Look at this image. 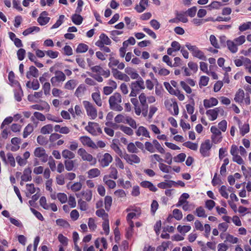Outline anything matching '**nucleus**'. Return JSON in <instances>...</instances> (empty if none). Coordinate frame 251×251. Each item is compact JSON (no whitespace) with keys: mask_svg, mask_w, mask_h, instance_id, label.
<instances>
[{"mask_svg":"<svg viewBox=\"0 0 251 251\" xmlns=\"http://www.w3.org/2000/svg\"><path fill=\"white\" fill-rule=\"evenodd\" d=\"M138 100L135 98H131L130 102L134 106L135 114L140 116L141 114L144 117H146L148 113L149 105L147 102V96L144 93H142L139 96Z\"/></svg>","mask_w":251,"mask_h":251,"instance_id":"1","label":"nucleus"},{"mask_svg":"<svg viewBox=\"0 0 251 251\" xmlns=\"http://www.w3.org/2000/svg\"><path fill=\"white\" fill-rule=\"evenodd\" d=\"M108 101L111 109L117 111H122L123 110L121 105L122 97L119 93H114L109 97Z\"/></svg>","mask_w":251,"mask_h":251,"instance_id":"2","label":"nucleus"},{"mask_svg":"<svg viewBox=\"0 0 251 251\" xmlns=\"http://www.w3.org/2000/svg\"><path fill=\"white\" fill-rule=\"evenodd\" d=\"M145 149L151 153H153L156 150L161 153H165L164 149L162 147L157 140L154 139L152 142H146L145 143Z\"/></svg>","mask_w":251,"mask_h":251,"instance_id":"3","label":"nucleus"},{"mask_svg":"<svg viewBox=\"0 0 251 251\" xmlns=\"http://www.w3.org/2000/svg\"><path fill=\"white\" fill-rule=\"evenodd\" d=\"M77 152L83 161L88 162L92 166H95L96 164L97 159L88 153L84 149H79Z\"/></svg>","mask_w":251,"mask_h":251,"instance_id":"4","label":"nucleus"},{"mask_svg":"<svg viewBox=\"0 0 251 251\" xmlns=\"http://www.w3.org/2000/svg\"><path fill=\"white\" fill-rule=\"evenodd\" d=\"M77 152L83 161L88 162L92 166H95L96 164L97 159L88 153L84 149H79Z\"/></svg>","mask_w":251,"mask_h":251,"instance_id":"5","label":"nucleus"},{"mask_svg":"<svg viewBox=\"0 0 251 251\" xmlns=\"http://www.w3.org/2000/svg\"><path fill=\"white\" fill-rule=\"evenodd\" d=\"M55 75L50 79V82L52 86L59 87L66 79L65 74L61 71H56Z\"/></svg>","mask_w":251,"mask_h":251,"instance_id":"6","label":"nucleus"},{"mask_svg":"<svg viewBox=\"0 0 251 251\" xmlns=\"http://www.w3.org/2000/svg\"><path fill=\"white\" fill-rule=\"evenodd\" d=\"M185 46L191 52L194 57L202 60L205 61L206 60V57L204 53L196 46L192 45L191 44L187 43L185 44Z\"/></svg>","mask_w":251,"mask_h":251,"instance_id":"7","label":"nucleus"},{"mask_svg":"<svg viewBox=\"0 0 251 251\" xmlns=\"http://www.w3.org/2000/svg\"><path fill=\"white\" fill-rule=\"evenodd\" d=\"M83 104L86 111L87 115L91 119H95L98 116V112L93 104L88 101H83Z\"/></svg>","mask_w":251,"mask_h":251,"instance_id":"8","label":"nucleus"},{"mask_svg":"<svg viewBox=\"0 0 251 251\" xmlns=\"http://www.w3.org/2000/svg\"><path fill=\"white\" fill-rule=\"evenodd\" d=\"M206 114L210 121H213L217 118L219 114L222 116H224V110L222 107H218L207 110Z\"/></svg>","mask_w":251,"mask_h":251,"instance_id":"9","label":"nucleus"},{"mask_svg":"<svg viewBox=\"0 0 251 251\" xmlns=\"http://www.w3.org/2000/svg\"><path fill=\"white\" fill-rule=\"evenodd\" d=\"M86 130L93 135H96L97 133H101V130L99 125L95 122H88V126L85 127Z\"/></svg>","mask_w":251,"mask_h":251,"instance_id":"10","label":"nucleus"},{"mask_svg":"<svg viewBox=\"0 0 251 251\" xmlns=\"http://www.w3.org/2000/svg\"><path fill=\"white\" fill-rule=\"evenodd\" d=\"M112 161L113 157L108 153H105L98 159V161L100 163V165L103 168L109 166Z\"/></svg>","mask_w":251,"mask_h":251,"instance_id":"11","label":"nucleus"},{"mask_svg":"<svg viewBox=\"0 0 251 251\" xmlns=\"http://www.w3.org/2000/svg\"><path fill=\"white\" fill-rule=\"evenodd\" d=\"M210 130L212 133L211 138L213 142L215 144L220 142L222 138V133L220 130L217 127L212 126Z\"/></svg>","mask_w":251,"mask_h":251,"instance_id":"12","label":"nucleus"},{"mask_svg":"<svg viewBox=\"0 0 251 251\" xmlns=\"http://www.w3.org/2000/svg\"><path fill=\"white\" fill-rule=\"evenodd\" d=\"M79 139L84 146H86L93 149H97L96 144L89 137L82 136L80 137Z\"/></svg>","mask_w":251,"mask_h":251,"instance_id":"13","label":"nucleus"},{"mask_svg":"<svg viewBox=\"0 0 251 251\" xmlns=\"http://www.w3.org/2000/svg\"><path fill=\"white\" fill-rule=\"evenodd\" d=\"M211 148V144L209 140H205L201 144L200 148V152L204 157L209 155V151Z\"/></svg>","mask_w":251,"mask_h":251,"instance_id":"14","label":"nucleus"},{"mask_svg":"<svg viewBox=\"0 0 251 251\" xmlns=\"http://www.w3.org/2000/svg\"><path fill=\"white\" fill-rule=\"evenodd\" d=\"M112 73L113 76L117 79L128 82L130 80L129 77L125 73H123L118 70L117 69H113Z\"/></svg>","mask_w":251,"mask_h":251,"instance_id":"15","label":"nucleus"},{"mask_svg":"<svg viewBox=\"0 0 251 251\" xmlns=\"http://www.w3.org/2000/svg\"><path fill=\"white\" fill-rule=\"evenodd\" d=\"M34 154L36 157L40 158L43 162H46L48 160V155L43 148L38 147L36 148Z\"/></svg>","mask_w":251,"mask_h":251,"instance_id":"16","label":"nucleus"},{"mask_svg":"<svg viewBox=\"0 0 251 251\" xmlns=\"http://www.w3.org/2000/svg\"><path fill=\"white\" fill-rule=\"evenodd\" d=\"M99 38L100 39L96 42L95 45L100 48L103 47L104 45H110L111 43V40L104 33L101 34Z\"/></svg>","mask_w":251,"mask_h":251,"instance_id":"17","label":"nucleus"},{"mask_svg":"<svg viewBox=\"0 0 251 251\" xmlns=\"http://www.w3.org/2000/svg\"><path fill=\"white\" fill-rule=\"evenodd\" d=\"M140 78V79L138 80L131 83L130 85V89H133V90L137 92L145 89L144 81L142 78Z\"/></svg>","mask_w":251,"mask_h":251,"instance_id":"18","label":"nucleus"},{"mask_svg":"<svg viewBox=\"0 0 251 251\" xmlns=\"http://www.w3.org/2000/svg\"><path fill=\"white\" fill-rule=\"evenodd\" d=\"M108 66L112 70L114 69V67L117 66V68L119 70H123L125 67V65L123 62H120V61L114 57L109 58V62Z\"/></svg>","mask_w":251,"mask_h":251,"instance_id":"19","label":"nucleus"},{"mask_svg":"<svg viewBox=\"0 0 251 251\" xmlns=\"http://www.w3.org/2000/svg\"><path fill=\"white\" fill-rule=\"evenodd\" d=\"M137 136H143L146 138H150V132L147 128L143 126H140L135 131Z\"/></svg>","mask_w":251,"mask_h":251,"instance_id":"20","label":"nucleus"},{"mask_svg":"<svg viewBox=\"0 0 251 251\" xmlns=\"http://www.w3.org/2000/svg\"><path fill=\"white\" fill-rule=\"evenodd\" d=\"M48 15L47 12L45 11H43L40 14V16L37 19V22L40 25H44L49 22L50 18L47 16Z\"/></svg>","mask_w":251,"mask_h":251,"instance_id":"21","label":"nucleus"},{"mask_svg":"<svg viewBox=\"0 0 251 251\" xmlns=\"http://www.w3.org/2000/svg\"><path fill=\"white\" fill-rule=\"evenodd\" d=\"M218 103V100L213 97H211L209 99H205L203 100V105L205 108H208L216 106Z\"/></svg>","mask_w":251,"mask_h":251,"instance_id":"22","label":"nucleus"},{"mask_svg":"<svg viewBox=\"0 0 251 251\" xmlns=\"http://www.w3.org/2000/svg\"><path fill=\"white\" fill-rule=\"evenodd\" d=\"M52 183V179H50L46 181L45 185L46 189L47 191L50 193V196L52 200H55L56 199V193L53 192V189L51 187Z\"/></svg>","mask_w":251,"mask_h":251,"instance_id":"23","label":"nucleus"},{"mask_svg":"<svg viewBox=\"0 0 251 251\" xmlns=\"http://www.w3.org/2000/svg\"><path fill=\"white\" fill-rule=\"evenodd\" d=\"M125 73L128 76L129 75L131 79H136L140 77L139 75L137 72L133 68L130 67H127L125 69Z\"/></svg>","mask_w":251,"mask_h":251,"instance_id":"24","label":"nucleus"},{"mask_svg":"<svg viewBox=\"0 0 251 251\" xmlns=\"http://www.w3.org/2000/svg\"><path fill=\"white\" fill-rule=\"evenodd\" d=\"M238 125L239 126L240 133L242 136L245 135L246 133H248L250 130V126L248 124H245L242 125V123L239 119L236 118Z\"/></svg>","mask_w":251,"mask_h":251,"instance_id":"25","label":"nucleus"},{"mask_svg":"<svg viewBox=\"0 0 251 251\" xmlns=\"http://www.w3.org/2000/svg\"><path fill=\"white\" fill-rule=\"evenodd\" d=\"M148 5V0H141L139 4H137L135 7V9L138 13L143 12Z\"/></svg>","mask_w":251,"mask_h":251,"instance_id":"26","label":"nucleus"},{"mask_svg":"<svg viewBox=\"0 0 251 251\" xmlns=\"http://www.w3.org/2000/svg\"><path fill=\"white\" fill-rule=\"evenodd\" d=\"M38 70L34 66H30L29 71L26 72V76L27 78L29 79L31 76L37 77L38 76Z\"/></svg>","mask_w":251,"mask_h":251,"instance_id":"27","label":"nucleus"},{"mask_svg":"<svg viewBox=\"0 0 251 251\" xmlns=\"http://www.w3.org/2000/svg\"><path fill=\"white\" fill-rule=\"evenodd\" d=\"M31 174V170L29 168L25 169L23 175L21 176V179L25 181H30L32 179Z\"/></svg>","mask_w":251,"mask_h":251,"instance_id":"28","label":"nucleus"},{"mask_svg":"<svg viewBox=\"0 0 251 251\" xmlns=\"http://www.w3.org/2000/svg\"><path fill=\"white\" fill-rule=\"evenodd\" d=\"M88 177L93 178L98 177L100 175V171L98 168H93L87 172Z\"/></svg>","mask_w":251,"mask_h":251,"instance_id":"29","label":"nucleus"},{"mask_svg":"<svg viewBox=\"0 0 251 251\" xmlns=\"http://www.w3.org/2000/svg\"><path fill=\"white\" fill-rule=\"evenodd\" d=\"M140 185L144 188H148L150 191L156 192L157 188L151 182L149 181H143L141 182Z\"/></svg>","mask_w":251,"mask_h":251,"instance_id":"30","label":"nucleus"},{"mask_svg":"<svg viewBox=\"0 0 251 251\" xmlns=\"http://www.w3.org/2000/svg\"><path fill=\"white\" fill-rule=\"evenodd\" d=\"M226 45L228 49L233 53H236L238 51V47L235 42L231 40L226 41Z\"/></svg>","mask_w":251,"mask_h":251,"instance_id":"31","label":"nucleus"},{"mask_svg":"<svg viewBox=\"0 0 251 251\" xmlns=\"http://www.w3.org/2000/svg\"><path fill=\"white\" fill-rule=\"evenodd\" d=\"M245 93L244 91L242 89H240L236 92L234 100L237 102L241 103L243 101Z\"/></svg>","mask_w":251,"mask_h":251,"instance_id":"32","label":"nucleus"},{"mask_svg":"<svg viewBox=\"0 0 251 251\" xmlns=\"http://www.w3.org/2000/svg\"><path fill=\"white\" fill-rule=\"evenodd\" d=\"M92 98L93 100L95 101L96 104L98 106H102V100L100 98V92H95L93 93L92 94Z\"/></svg>","mask_w":251,"mask_h":251,"instance_id":"33","label":"nucleus"},{"mask_svg":"<svg viewBox=\"0 0 251 251\" xmlns=\"http://www.w3.org/2000/svg\"><path fill=\"white\" fill-rule=\"evenodd\" d=\"M103 181L110 189H113L116 186V182L113 180L109 179L108 176L107 175L103 176Z\"/></svg>","mask_w":251,"mask_h":251,"instance_id":"34","label":"nucleus"},{"mask_svg":"<svg viewBox=\"0 0 251 251\" xmlns=\"http://www.w3.org/2000/svg\"><path fill=\"white\" fill-rule=\"evenodd\" d=\"M153 70L155 73L161 76H166L169 75L170 71L167 69L164 68H157L153 67Z\"/></svg>","mask_w":251,"mask_h":251,"instance_id":"35","label":"nucleus"},{"mask_svg":"<svg viewBox=\"0 0 251 251\" xmlns=\"http://www.w3.org/2000/svg\"><path fill=\"white\" fill-rule=\"evenodd\" d=\"M26 86L30 89H32L34 90H38L40 87V84L38 81L36 80H33L32 82H30V81H28L26 83Z\"/></svg>","mask_w":251,"mask_h":251,"instance_id":"36","label":"nucleus"},{"mask_svg":"<svg viewBox=\"0 0 251 251\" xmlns=\"http://www.w3.org/2000/svg\"><path fill=\"white\" fill-rule=\"evenodd\" d=\"M70 150H64L62 152V155L63 158L65 159H72L75 157V154L72 151Z\"/></svg>","mask_w":251,"mask_h":251,"instance_id":"37","label":"nucleus"},{"mask_svg":"<svg viewBox=\"0 0 251 251\" xmlns=\"http://www.w3.org/2000/svg\"><path fill=\"white\" fill-rule=\"evenodd\" d=\"M26 196L27 197H29L32 194L35 192V188L34 187V185L32 183L26 184Z\"/></svg>","mask_w":251,"mask_h":251,"instance_id":"38","label":"nucleus"},{"mask_svg":"<svg viewBox=\"0 0 251 251\" xmlns=\"http://www.w3.org/2000/svg\"><path fill=\"white\" fill-rule=\"evenodd\" d=\"M53 131V126L48 124L43 126L41 129V132L43 134H49Z\"/></svg>","mask_w":251,"mask_h":251,"instance_id":"39","label":"nucleus"},{"mask_svg":"<svg viewBox=\"0 0 251 251\" xmlns=\"http://www.w3.org/2000/svg\"><path fill=\"white\" fill-rule=\"evenodd\" d=\"M128 116L120 114L117 115L114 118V121L116 123L126 124Z\"/></svg>","mask_w":251,"mask_h":251,"instance_id":"40","label":"nucleus"},{"mask_svg":"<svg viewBox=\"0 0 251 251\" xmlns=\"http://www.w3.org/2000/svg\"><path fill=\"white\" fill-rule=\"evenodd\" d=\"M96 214L97 216L101 218L103 221L108 220V215L103 209L97 210L96 211Z\"/></svg>","mask_w":251,"mask_h":251,"instance_id":"41","label":"nucleus"},{"mask_svg":"<svg viewBox=\"0 0 251 251\" xmlns=\"http://www.w3.org/2000/svg\"><path fill=\"white\" fill-rule=\"evenodd\" d=\"M77 85L76 80L71 79L68 81L64 85V88L67 90L74 89Z\"/></svg>","mask_w":251,"mask_h":251,"instance_id":"42","label":"nucleus"},{"mask_svg":"<svg viewBox=\"0 0 251 251\" xmlns=\"http://www.w3.org/2000/svg\"><path fill=\"white\" fill-rule=\"evenodd\" d=\"M31 108L36 109L38 110H43L44 109H46L47 111H49L50 109V106L48 103L44 102V106L40 105V104H34L33 105H31L30 106Z\"/></svg>","mask_w":251,"mask_h":251,"instance_id":"43","label":"nucleus"},{"mask_svg":"<svg viewBox=\"0 0 251 251\" xmlns=\"http://www.w3.org/2000/svg\"><path fill=\"white\" fill-rule=\"evenodd\" d=\"M169 104L170 106L173 107L174 110V115H177L179 113V109L177 105V104L176 101H173L172 100V102H170L169 100L165 101V104Z\"/></svg>","mask_w":251,"mask_h":251,"instance_id":"44","label":"nucleus"},{"mask_svg":"<svg viewBox=\"0 0 251 251\" xmlns=\"http://www.w3.org/2000/svg\"><path fill=\"white\" fill-rule=\"evenodd\" d=\"M40 31V28L38 26H33L32 27H30L26 29L25 30L23 34L24 36H27V35L32 33L33 32H38Z\"/></svg>","mask_w":251,"mask_h":251,"instance_id":"45","label":"nucleus"},{"mask_svg":"<svg viewBox=\"0 0 251 251\" xmlns=\"http://www.w3.org/2000/svg\"><path fill=\"white\" fill-rule=\"evenodd\" d=\"M64 165L67 171H72L75 166V161L71 159L66 160L64 161Z\"/></svg>","mask_w":251,"mask_h":251,"instance_id":"46","label":"nucleus"},{"mask_svg":"<svg viewBox=\"0 0 251 251\" xmlns=\"http://www.w3.org/2000/svg\"><path fill=\"white\" fill-rule=\"evenodd\" d=\"M72 20L75 24L79 25L82 22L83 18L80 15L75 14L72 16Z\"/></svg>","mask_w":251,"mask_h":251,"instance_id":"47","label":"nucleus"},{"mask_svg":"<svg viewBox=\"0 0 251 251\" xmlns=\"http://www.w3.org/2000/svg\"><path fill=\"white\" fill-rule=\"evenodd\" d=\"M88 50V46L83 43L79 44L75 50L77 53H84L87 51Z\"/></svg>","mask_w":251,"mask_h":251,"instance_id":"48","label":"nucleus"},{"mask_svg":"<svg viewBox=\"0 0 251 251\" xmlns=\"http://www.w3.org/2000/svg\"><path fill=\"white\" fill-rule=\"evenodd\" d=\"M81 195L83 197L84 199L87 201H89L91 200L92 198V192L90 190H86L83 191L81 192Z\"/></svg>","mask_w":251,"mask_h":251,"instance_id":"49","label":"nucleus"},{"mask_svg":"<svg viewBox=\"0 0 251 251\" xmlns=\"http://www.w3.org/2000/svg\"><path fill=\"white\" fill-rule=\"evenodd\" d=\"M191 227L190 226L179 225L177 227L178 231L182 234H184L188 232L191 230Z\"/></svg>","mask_w":251,"mask_h":251,"instance_id":"50","label":"nucleus"},{"mask_svg":"<svg viewBox=\"0 0 251 251\" xmlns=\"http://www.w3.org/2000/svg\"><path fill=\"white\" fill-rule=\"evenodd\" d=\"M14 77L15 75L13 72H10L8 75V79L11 85L13 86H20V83L18 81L14 79Z\"/></svg>","mask_w":251,"mask_h":251,"instance_id":"51","label":"nucleus"},{"mask_svg":"<svg viewBox=\"0 0 251 251\" xmlns=\"http://www.w3.org/2000/svg\"><path fill=\"white\" fill-rule=\"evenodd\" d=\"M127 150L129 152L132 153H137L139 151L138 149L136 148L135 143L132 142H130L127 145Z\"/></svg>","mask_w":251,"mask_h":251,"instance_id":"52","label":"nucleus"},{"mask_svg":"<svg viewBox=\"0 0 251 251\" xmlns=\"http://www.w3.org/2000/svg\"><path fill=\"white\" fill-rule=\"evenodd\" d=\"M33 130V126L31 124H28L24 129L23 137H27Z\"/></svg>","mask_w":251,"mask_h":251,"instance_id":"53","label":"nucleus"},{"mask_svg":"<svg viewBox=\"0 0 251 251\" xmlns=\"http://www.w3.org/2000/svg\"><path fill=\"white\" fill-rule=\"evenodd\" d=\"M85 90L86 88L83 85H80L75 90V95L78 98L82 97Z\"/></svg>","mask_w":251,"mask_h":251,"instance_id":"54","label":"nucleus"},{"mask_svg":"<svg viewBox=\"0 0 251 251\" xmlns=\"http://www.w3.org/2000/svg\"><path fill=\"white\" fill-rule=\"evenodd\" d=\"M195 213L199 217L205 218L207 217V215L205 214V211L204 208L200 206L196 208Z\"/></svg>","mask_w":251,"mask_h":251,"instance_id":"55","label":"nucleus"},{"mask_svg":"<svg viewBox=\"0 0 251 251\" xmlns=\"http://www.w3.org/2000/svg\"><path fill=\"white\" fill-rule=\"evenodd\" d=\"M112 199L111 196H107L104 198L105 208L107 211H109L111 206Z\"/></svg>","mask_w":251,"mask_h":251,"instance_id":"56","label":"nucleus"},{"mask_svg":"<svg viewBox=\"0 0 251 251\" xmlns=\"http://www.w3.org/2000/svg\"><path fill=\"white\" fill-rule=\"evenodd\" d=\"M56 197L62 203L66 202L68 200L67 195L64 193L56 194Z\"/></svg>","mask_w":251,"mask_h":251,"instance_id":"57","label":"nucleus"},{"mask_svg":"<svg viewBox=\"0 0 251 251\" xmlns=\"http://www.w3.org/2000/svg\"><path fill=\"white\" fill-rule=\"evenodd\" d=\"M120 128L123 132L128 135L131 136L133 134V130L129 127L125 126H120Z\"/></svg>","mask_w":251,"mask_h":251,"instance_id":"58","label":"nucleus"},{"mask_svg":"<svg viewBox=\"0 0 251 251\" xmlns=\"http://www.w3.org/2000/svg\"><path fill=\"white\" fill-rule=\"evenodd\" d=\"M136 216V213L131 212L128 214L126 217V220L130 226L131 229L134 227V223L132 221V219Z\"/></svg>","mask_w":251,"mask_h":251,"instance_id":"59","label":"nucleus"},{"mask_svg":"<svg viewBox=\"0 0 251 251\" xmlns=\"http://www.w3.org/2000/svg\"><path fill=\"white\" fill-rule=\"evenodd\" d=\"M250 29H251V22L244 23L239 26V30L241 32H243Z\"/></svg>","mask_w":251,"mask_h":251,"instance_id":"60","label":"nucleus"},{"mask_svg":"<svg viewBox=\"0 0 251 251\" xmlns=\"http://www.w3.org/2000/svg\"><path fill=\"white\" fill-rule=\"evenodd\" d=\"M225 242H228L232 244H236L238 242V238L234 237L231 234H227V235H226V237Z\"/></svg>","mask_w":251,"mask_h":251,"instance_id":"61","label":"nucleus"},{"mask_svg":"<svg viewBox=\"0 0 251 251\" xmlns=\"http://www.w3.org/2000/svg\"><path fill=\"white\" fill-rule=\"evenodd\" d=\"M56 223L58 226H62L63 227H68L70 226V224L69 223L62 219H58L56 220Z\"/></svg>","mask_w":251,"mask_h":251,"instance_id":"62","label":"nucleus"},{"mask_svg":"<svg viewBox=\"0 0 251 251\" xmlns=\"http://www.w3.org/2000/svg\"><path fill=\"white\" fill-rule=\"evenodd\" d=\"M173 215L174 218L178 221L180 220L182 218L183 216L181 211L178 209H175L173 210Z\"/></svg>","mask_w":251,"mask_h":251,"instance_id":"63","label":"nucleus"},{"mask_svg":"<svg viewBox=\"0 0 251 251\" xmlns=\"http://www.w3.org/2000/svg\"><path fill=\"white\" fill-rule=\"evenodd\" d=\"M169 242H163L160 246L156 248V251H165L168 248Z\"/></svg>","mask_w":251,"mask_h":251,"instance_id":"64","label":"nucleus"}]
</instances>
